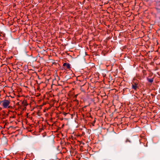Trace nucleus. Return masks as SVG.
<instances>
[{
  "label": "nucleus",
  "mask_w": 160,
  "mask_h": 160,
  "mask_svg": "<svg viewBox=\"0 0 160 160\" xmlns=\"http://www.w3.org/2000/svg\"><path fill=\"white\" fill-rule=\"evenodd\" d=\"M10 100H4L0 101V104L3 106L4 108H6L9 107Z\"/></svg>",
  "instance_id": "f257e3e1"
},
{
  "label": "nucleus",
  "mask_w": 160,
  "mask_h": 160,
  "mask_svg": "<svg viewBox=\"0 0 160 160\" xmlns=\"http://www.w3.org/2000/svg\"><path fill=\"white\" fill-rule=\"evenodd\" d=\"M24 104L25 105H27L26 104H25V103H24Z\"/></svg>",
  "instance_id": "0eeeda50"
},
{
  "label": "nucleus",
  "mask_w": 160,
  "mask_h": 160,
  "mask_svg": "<svg viewBox=\"0 0 160 160\" xmlns=\"http://www.w3.org/2000/svg\"><path fill=\"white\" fill-rule=\"evenodd\" d=\"M24 104L25 105H27L26 104H25V103H24Z\"/></svg>",
  "instance_id": "6e6552de"
},
{
  "label": "nucleus",
  "mask_w": 160,
  "mask_h": 160,
  "mask_svg": "<svg viewBox=\"0 0 160 160\" xmlns=\"http://www.w3.org/2000/svg\"><path fill=\"white\" fill-rule=\"evenodd\" d=\"M132 88L135 91H136L138 87V83L133 82L132 83Z\"/></svg>",
  "instance_id": "f03ea898"
},
{
  "label": "nucleus",
  "mask_w": 160,
  "mask_h": 160,
  "mask_svg": "<svg viewBox=\"0 0 160 160\" xmlns=\"http://www.w3.org/2000/svg\"><path fill=\"white\" fill-rule=\"evenodd\" d=\"M95 122H96V118H95L94 121L92 122V125L93 126H94V123Z\"/></svg>",
  "instance_id": "39448f33"
},
{
  "label": "nucleus",
  "mask_w": 160,
  "mask_h": 160,
  "mask_svg": "<svg viewBox=\"0 0 160 160\" xmlns=\"http://www.w3.org/2000/svg\"><path fill=\"white\" fill-rule=\"evenodd\" d=\"M63 66L64 67V68L66 69H70L71 68L70 64L68 63H63Z\"/></svg>",
  "instance_id": "7ed1b4c3"
},
{
  "label": "nucleus",
  "mask_w": 160,
  "mask_h": 160,
  "mask_svg": "<svg viewBox=\"0 0 160 160\" xmlns=\"http://www.w3.org/2000/svg\"><path fill=\"white\" fill-rule=\"evenodd\" d=\"M148 81L150 83H152L153 81V78H148L147 79Z\"/></svg>",
  "instance_id": "20e7f679"
},
{
  "label": "nucleus",
  "mask_w": 160,
  "mask_h": 160,
  "mask_svg": "<svg viewBox=\"0 0 160 160\" xmlns=\"http://www.w3.org/2000/svg\"><path fill=\"white\" fill-rule=\"evenodd\" d=\"M131 142V141L128 138L127 139L126 141V142Z\"/></svg>",
  "instance_id": "423d86ee"
}]
</instances>
